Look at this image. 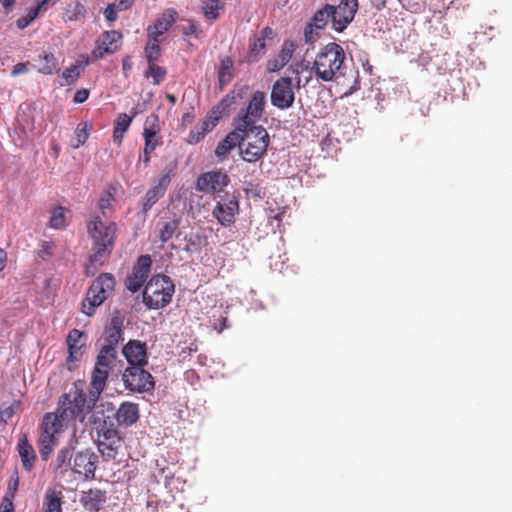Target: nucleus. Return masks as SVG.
<instances>
[{
    "mask_svg": "<svg viewBox=\"0 0 512 512\" xmlns=\"http://www.w3.org/2000/svg\"><path fill=\"white\" fill-rule=\"evenodd\" d=\"M91 422L96 431V444L99 453L108 461L115 459L121 447V437L116 428L113 409L96 408L91 415Z\"/></svg>",
    "mask_w": 512,
    "mask_h": 512,
    "instance_id": "f257e3e1",
    "label": "nucleus"
},
{
    "mask_svg": "<svg viewBox=\"0 0 512 512\" xmlns=\"http://www.w3.org/2000/svg\"><path fill=\"white\" fill-rule=\"evenodd\" d=\"M99 396L100 394H96V390L93 389L87 399L85 393L74 386L61 397L56 412L52 414L56 415L65 426H68L71 421L83 422L86 415L94 408Z\"/></svg>",
    "mask_w": 512,
    "mask_h": 512,
    "instance_id": "f03ea898",
    "label": "nucleus"
},
{
    "mask_svg": "<svg viewBox=\"0 0 512 512\" xmlns=\"http://www.w3.org/2000/svg\"><path fill=\"white\" fill-rule=\"evenodd\" d=\"M346 53L343 47L330 42L317 52L312 70L317 79L323 82H332L345 75Z\"/></svg>",
    "mask_w": 512,
    "mask_h": 512,
    "instance_id": "7ed1b4c3",
    "label": "nucleus"
},
{
    "mask_svg": "<svg viewBox=\"0 0 512 512\" xmlns=\"http://www.w3.org/2000/svg\"><path fill=\"white\" fill-rule=\"evenodd\" d=\"M87 231L92 238V251L94 252V261L101 257L111 255L115 243L116 224L100 215H90L87 223Z\"/></svg>",
    "mask_w": 512,
    "mask_h": 512,
    "instance_id": "20e7f679",
    "label": "nucleus"
},
{
    "mask_svg": "<svg viewBox=\"0 0 512 512\" xmlns=\"http://www.w3.org/2000/svg\"><path fill=\"white\" fill-rule=\"evenodd\" d=\"M238 131L243 138L239 144L242 159L249 163L260 160L266 154L270 142L266 129L262 126H252Z\"/></svg>",
    "mask_w": 512,
    "mask_h": 512,
    "instance_id": "39448f33",
    "label": "nucleus"
},
{
    "mask_svg": "<svg viewBox=\"0 0 512 512\" xmlns=\"http://www.w3.org/2000/svg\"><path fill=\"white\" fill-rule=\"evenodd\" d=\"M175 286L170 277L154 275L145 286L143 301L151 309L165 307L171 302Z\"/></svg>",
    "mask_w": 512,
    "mask_h": 512,
    "instance_id": "423d86ee",
    "label": "nucleus"
},
{
    "mask_svg": "<svg viewBox=\"0 0 512 512\" xmlns=\"http://www.w3.org/2000/svg\"><path fill=\"white\" fill-rule=\"evenodd\" d=\"M66 427L56 415L46 413L39 427L37 441L42 460L47 461L58 444L57 434Z\"/></svg>",
    "mask_w": 512,
    "mask_h": 512,
    "instance_id": "0eeeda50",
    "label": "nucleus"
},
{
    "mask_svg": "<svg viewBox=\"0 0 512 512\" xmlns=\"http://www.w3.org/2000/svg\"><path fill=\"white\" fill-rule=\"evenodd\" d=\"M115 279L110 273H102L93 281L89 287L86 297L82 302V312L87 316H91L95 312V308L100 306L114 290Z\"/></svg>",
    "mask_w": 512,
    "mask_h": 512,
    "instance_id": "6e6552de",
    "label": "nucleus"
},
{
    "mask_svg": "<svg viewBox=\"0 0 512 512\" xmlns=\"http://www.w3.org/2000/svg\"><path fill=\"white\" fill-rule=\"evenodd\" d=\"M115 279L110 273H102L93 281L89 287L86 297L82 302V312L87 316H91L95 312V308L100 306L114 290Z\"/></svg>",
    "mask_w": 512,
    "mask_h": 512,
    "instance_id": "1a4fd4ad",
    "label": "nucleus"
},
{
    "mask_svg": "<svg viewBox=\"0 0 512 512\" xmlns=\"http://www.w3.org/2000/svg\"><path fill=\"white\" fill-rule=\"evenodd\" d=\"M116 356V349H109L103 346L100 349L91 376V386L92 389L96 390V394H101L105 389L106 381L113 368Z\"/></svg>",
    "mask_w": 512,
    "mask_h": 512,
    "instance_id": "9d476101",
    "label": "nucleus"
},
{
    "mask_svg": "<svg viewBox=\"0 0 512 512\" xmlns=\"http://www.w3.org/2000/svg\"><path fill=\"white\" fill-rule=\"evenodd\" d=\"M143 367L136 365L125 369L122 380L126 389L137 393L149 392L154 389L153 376Z\"/></svg>",
    "mask_w": 512,
    "mask_h": 512,
    "instance_id": "9b49d317",
    "label": "nucleus"
},
{
    "mask_svg": "<svg viewBox=\"0 0 512 512\" xmlns=\"http://www.w3.org/2000/svg\"><path fill=\"white\" fill-rule=\"evenodd\" d=\"M265 93L256 91L248 103L243 114L236 118L237 130H245L249 127L256 126V122L262 117L265 105Z\"/></svg>",
    "mask_w": 512,
    "mask_h": 512,
    "instance_id": "f8f14e48",
    "label": "nucleus"
},
{
    "mask_svg": "<svg viewBox=\"0 0 512 512\" xmlns=\"http://www.w3.org/2000/svg\"><path fill=\"white\" fill-rule=\"evenodd\" d=\"M172 171V167H166L161 175L151 182V187L146 192L142 202V212L145 215L165 195L171 182Z\"/></svg>",
    "mask_w": 512,
    "mask_h": 512,
    "instance_id": "ddd939ff",
    "label": "nucleus"
},
{
    "mask_svg": "<svg viewBox=\"0 0 512 512\" xmlns=\"http://www.w3.org/2000/svg\"><path fill=\"white\" fill-rule=\"evenodd\" d=\"M270 100L273 106L281 110L293 106L295 92L290 77H281L275 81L271 89Z\"/></svg>",
    "mask_w": 512,
    "mask_h": 512,
    "instance_id": "4468645a",
    "label": "nucleus"
},
{
    "mask_svg": "<svg viewBox=\"0 0 512 512\" xmlns=\"http://www.w3.org/2000/svg\"><path fill=\"white\" fill-rule=\"evenodd\" d=\"M97 463V454L91 449H84L75 454L71 470L73 473L83 477L84 480L90 481L95 478Z\"/></svg>",
    "mask_w": 512,
    "mask_h": 512,
    "instance_id": "2eb2a0df",
    "label": "nucleus"
},
{
    "mask_svg": "<svg viewBox=\"0 0 512 512\" xmlns=\"http://www.w3.org/2000/svg\"><path fill=\"white\" fill-rule=\"evenodd\" d=\"M358 10V0H341L337 6L332 5V27L342 32L353 21Z\"/></svg>",
    "mask_w": 512,
    "mask_h": 512,
    "instance_id": "dca6fc26",
    "label": "nucleus"
},
{
    "mask_svg": "<svg viewBox=\"0 0 512 512\" xmlns=\"http://www.w3.org/2000/svg\"><path fill=\"white\" fill-rule=\"evenodd\" d=\"M230 179L221 170L208 171L201 174L196 183V189L204 193L219 194L229 184Z\"/></svg>",
    "mask_w": 512,
    "mask_h": 512,
    "instance_id": "f3484780",
    "label": "nucleus"
},
{
    "mask_svg": "<svg viewBox=\"0 0 512 512\" xmlns=\"http://www.w3.org/2000/svg\"><path fill=\"white\" fill-rule=\"evenodd\" d=\"M238 210L239 204L235 196H223L216 202L212 215L219 224L227 227L235 222Z\"/></svg>",
    "mask_w": 512,
    "mask_h": 512,
    "instance_id": "a211bd4d",
    "label": "nucleus"
},
{
    "mask_svg": "<svg viewBox=\"0 0 512 512\" xmlns=\"http://www.w3.org/2000/svg\"><path fill=\"white\" fill-rule=\"evenodd\" d=\"M151 265L152 259L150 255H142L138 258L132 273L126 280V287L129 291L135 293L143 286L148 278Z\"/></svg>",
    "mask_w": 512,
    "mask_h": 512,
    "instance_id": "6ab92c4d",
    "label": "nucleus"
},
{
    "mask_svg": "<svg viewBox=\"0 0 512 512\" xmlns=\"http://www.w3.org/2000/svg\"><path fill=\"white\" fill-rule=\"evenodd\" d=\"M130 366H144L147 364L146 345L137 340H130L122 350Z\"/></svg>",
    "mask_w": 512,
    "mask_h": 512,
    "instance_id": "aec40b11",
    "label": "nucleus"
},
{
    "mask_svg": "<svg viewBox=\"0 0 512 512\" xmlns=\"http://www.w3.org/2000/svg\"><path fill=\"white\" fill-rule=\"evenodd\" d=\"M123 318L115 315L111 318L109 326L105 329L103 347L116 349L118 343L122 340Z\"/></svg>",
    "mask_w": 512,
    "mask_h": 512,
    "instance_id": "412c9836",
    "label": "nucleus"
},
{
    "mask_svg": "<svg viewBox=\"0 0 512 512\" xmlns=\"http://www.w3.org/2000/svg\"><path fill=\"white\" fill-rule=\"evenodd\" d=\"M118 425L131 426L139 419V408L138 405L132 402H123L116 413H114V419Z\"/></svg>",
    "mask_w": 512,
    "mask_h": 512,
    "instance_id": "4be33fe9",
    "label": "nucleus"
},
{
    "mask_svg": "<svg viewBox=\"0 0 512 512\" xmlns=\"http://www.w3.org/2000/svg\"><path fill=\"white\" fill-rule=\"evenodd\" d=\"M177 12L173 9L166 10L153 25H150L147 29L148 36H156V38H161V36L169 30V28L176 21Z\"/></svg>",
    "mask_w": 512,
    "mask_h": 512,
    "instance_id": "5701e85b",
    "label": "nucleus"
},
{
    "mask_svg": "<svg viewBox=\"0 0 512 512\" xmlns=\"http://www.w3.org/2000/svg\"><path fill=\"white\" fill-rule=\"evenodd\" d=\"M17 451L21 458L22 465L25 470L31 471L34 467L36 460V452L33 446L29 443L28 437L25 433L19 436L17 443Z\"/></svg>",
    "mask_w": 512,
    "mask_h": 512,
    "instance_id": "b1692460",
    "label": "nucleus"
},
{
    "mask_svg": "<svg viewBox=\"0 0 512 512\" xmlns=\"http://www.w3.org/2000/svg\"><path fill=\"white\" fill-rule=\"evenodd\" d=\"M80 502L88 511H99L106 502V492L100 489H89L88 491H83L80 497Z\"/></svg>",
    "mask_w": 512,
    "mask_h": 512,
    "instance_id": "393cba45",
    "label": "nucleus"
},
{
    "mask_svg": "<svg viewBox=\"0 0 512 512\" xmlns=\"http://www.w3.org/2000/svg\"><path fill=\"white\" fill-rule=\"evenodd\" d=\"M121 40V34L117 31L105 32L102 36L101 43L96 50L93 51L95 58H101L105 54H112L118 48V43Z\"/></svg>",
    "mask_w": 512,
    "mask_h": 512,
    "instance_id": "a878e982",
    "label": "nucleus"
},
{
    "mask_svg": "<svg viewBox=\"0 0 512 512\" xmlns=\"http://www.w3.org/2000/svg\"><path fill=\"white\" fill-rule=\"evenodd\" d=\"M242 140L243 138L240 137V133L236 126L235 130L228 133L225 138L218 143L215 149L216 157L220 160L226 159L231 150H233L236 146L239 147V144Z\"/></svg>",
    "mask_w": 512,
    "mask_h": 512,
    "instance_id": "bb28decb",
    "label": "nucleus"
},
{
    "mask_svg": "<svg viewBox=\"0 0 512 512\" xmlns=\"http://www.w3.org/2000/svg\"><path fill=\"white\" fill-rule=\"evenodd\" d=\"M295 48L296 46L293 42H284L277 57L268 62V70L270 72H277L281 70L292 59Z\"/></svg>",
    "mask_w": 512,
    "mask_h": 512,
    "instance_id": "cd10ccee",
    "label": "nucleus"
},
{
    "mask_svg": "<svg viewBox=\"0 0 512 512\" xmlns=\"http://www.w3.org/2000/svg\"><path fill=\"white\" fill-rule=\"evenodd\" d=\"M62 492L47 489L43 500V512H62Z\"/></svg>",
    "mask_w": 512,
    "mask_h": 512,
    "instance_id": "c85d7f7f",
    "label": "nucleus"
},
{
    "mask_svg": "<svg viewBox=\"0 0 512 512\" xmlns=\"http://www.w3.org/2000/svg\"><path fill=\"white\" fill-rule=\"evenodd\" d=\"M145 146L143 150V156L140 157V160L145 164L150 162V154L156 149L159 142L156 139V132L152 128H144L143 132Z\"/></svg>",
    "mask_w": 512,
    "mask_h": 512,
    "instance_id": "c756f323",
    "label": "nucleus"
},
{
    "mask_svg": "<svg viewBox=\"0 0 512 512\" xmlns=\"http://www.w3.org/2000/svg\"><path fill=\"white\" fill-rule=\"evenodd\" d=\"M38 62V71L42 74L49 75L57 71L58 61L52 53L45 52L43 55H39Z\"/></svg>",
    "mask_w": 512,
    "mask_h": 512,
    "instance_id": "7c9ffc66",
    "label": "nucleus"
},
{
    "mask_svg": "<svg viewBox=\"0 0 512 512\" xmlns=\"http://www.w3.org/2000/svg\"><path fill=\"white\" fill-rule=\"evenodd\" d=\"M162 41L161 38H156V36H148V41L145 47V57L147 59V63H156L160 56V46L159 43Z\"/></svg>",
    "mask_w": 512,
    "mask_h": 512,
    "instance_id": "2f4dec72",
    "label": "nucleus"
},
{
    "mask_svg": "<svg viewBox=\"0 0 512 512\" xmlns=\"http://www.w3.org/2000/svg\"><path fill=\"white\" fill-rule=\"evenodd\" d=\"M330 19L332 20V5L326 4L314 14L310 24L316 29H323Z\"/></svg>",
    "mask_w": 512,
    "mask_h": 512,
    "instance_id": "473e14b6",
    "label": "nucleus"
},
{
    "mask_svg": "<svg viewBox=\"0 0 512 512\" xmlns=\"http://www.w3.org/2000/svg\"><path fill=\"white\" fill-rule=\"evenodd\" d=\"M132 122V117L127 115L126 113L119 114L114 127V141L121 142L124 133L129 128L130 124Z\"/></svg>",
    "mask_w": 512,
    "mask_h": 512,
    "instance_id": "72a5a7b5",
    "label": "nucleus"
},
{
    "mask_svg": "<svg viewBox=\"0 0 512 512\" xmlns=\"http://www.w3.org/2000/svg\"><path fill=\"white\" fill-rule=\"evenodd\" d=\"M87 64H73L70 67L66 68L61 75V86L71 85L74 83L80 76L81 70Z\"/></svg>",
    "mask_w": 512,
    "mask_h": 512,
    "instance_id": "f704fd0d",
    "label": "nucleus"
},
{
    "mask_svg": "<svg viewBox=\"0 0 512 512\" xmlns=\"http://www.w3.org/2000/svg\"><path fill=\"white\" fill-rule=\"evenodd\" d=\"M202 10L208 20H216L223 12L224 4L220 0H207Z\"/></svg>",
    "mask_w": 512,
    "mask_h": 512,
    "instance_id": "c9c22d12",
    "label": "nucleus"
},
{
    "mask_svg": "<svg viewBox=\"0 0 512 512\" xmlns=\"http://www.w3.org/2000/svg\"><path fill=\"white\" fill-rule=\"evenodd\" d=\"M184 240L186 242L183 247L185 252L194 254L201 251L204 238L199 233H189L185 235Z\"/></svg>",
    "mask_w": 512,
    "mask_h": 512,
    "instance_id": "e433bc0d",
    "label": "nucleus"
},
{
    "mask_svg": "<svg viewBox=\"0 0 512 512\" xmlns=\"http://www.w3.org/2000/svg\"><path fill=\"white\" fill-rule=\"evenodd\" d=\"M73 448L74 447L72 446V444H70L69 446L62 447L57 452V456H56V459L54 462L56 470H62L63 468L65 471L67 470L68 465L71 464V460H72L71 450Z\"/></svg>",
    "mask_w": 512,
    "mask_h": 512,
    "instance_id": "4c0bfd02",
    "label": "nucleus"
},
{
    "mask_svg": "<svg viewBox=\"0 0 512 512\" xmlns=\"http://www.w3.org/2000/svg\"><path fill=\"white\" fill-rule=\"evenodd\" d=\"M179 225L180 219H172L165 222L162 228L159 230V239L163 243L168 242L178 231Z\"/></svg>",
    "mask_w": 512,
    "mask_h": 512,
    "instance_id": "58836bf2",
    "label": "nucleus"
},
{
    "mask_svg": "<svg viewBox=\"0 0 512 512\" xmlns=\"http://www.w3.org/2000/svg\"><path fill=\"white\" fill-rule=\"evenodd\" d=\"M85 14V7L77 1L67 5L64 13L65 21H77Z\"/></svg>",
    "mask_w": 512,
    "mask_h": 512,
    "instance_id": "ea45409f",
    "label": "nucleus"
},
{
    "mask_svg": "<svg viewBox=\"0 0 512 512\" xmlns=\"http://www.w3.org/2000/svg\"><path fill=\"white\" fill-rule=\"evenodd\" d=\"M68 350H78L85 345L84 333L78 329H73L69 332L67 337Z\"/></svg>",
    "mask_w": 512,
    "mask_h": 512,
    "instance_id": "a19ab883",
    "label": "nucleus"
},
{
    "mask_svg": "<svg viewBox=\"0 0 512 512\" xmlns=\"http://www.w3.org/2000/svg\"><path fill=\"white\" fill-rule=\"evenodd\" d=\"M166 73L167 72L164 67L158 66L156 63H149L147 66V70L144 73V76L146 78L152 77L153 83L155 85H158L164 80Z\"/></svg>",
    "mask_w": 512,
    "mask_h": 512,
    "instance_id": "79ce46f5",
    "label": "nucleus"
},
{
    "mask_svg": "<svg viewBox=\"0 0 512 512\" xmlns=\"http://www.w3.org/2000/svg\"><path fill=\"white\" fill-rule=\"evenodd\" d=\"M89 137L88 124L86 122H80L75 130V137L71 142L73 148H79L84 145Z\"/></svg>",
    "mask_w": 512,
    "mask_h": 512,
    "instance_id": "37998d69",
    "label": "nucleus"
},
{
    "mask_svg": "<svg viewBox=\"0 0 512 512\" xmlns=\"http://www.w3.org/2000/svg\"><path fill=\"white\" fill-rule=\"evenodd\" d=\"M115 198L113 194L110 191H104L99 199L98 202V208L100 209L102 213V218L107 219L109 216V213L112 209V203L114 202Z\"/></svg>",
    "mask_w": 512,
    "mask_h": 512,
    "instance_id": "c03bdc74",
    "label": "nucleus"
},
{
    "mask_svg": "<svg viewBox=\"0 0 512 512\" xmlns=\"http://www.w3.org/2000/svg\"><path fill=\"white\" fill-rule=\"evenodd\" d=\"M233 67V61L229 57L222 59L221 66L218 72V78L220 83H226L231 80Z\"/></svg>",
    "mask_w": 512,
    "mask_h": 512,
    "instance_id": "a18cd8bd",
    "label": "nucleus"
},
{
    "mask_svg": "<svg viewBox=\"0 0 512 512\" xmlns=\"http://www.w3.org/2000/svg\"><path fill=\"white\" fill-rule=\"evenodd\" d=\"M66 217L62 207H57L53 210L50 218V227L60 229L65 226Z\"/></svg>",
    "mask_w": 512,
    "mask_h": 512,
    "instance_id": "49530a36",
    "label": "nucleus"
},
{
    "mask_svg": "<svg viewBox=\"0 0 512 512\" xmlns=\"http://www.w3.org/2000/svg\"><path fill=\"white\" fill-rule=\"evenodd\" d=\"M219 115L216 114L215 111H213L211 114L207 115L201 123L198 124V127L201 129L202 132L205 134L209 131H211L219 121Z\"/></svg>",
    "mask_w": 512,
    "mask_h": 512,
    "instance_id": "de8ad7c7",
    "label": "nucleus"
},
{
    "mask_svg": "<svg viewBox=\"0 0 512 512\" xmlns=\"http://www.w3.org/2000/svg\"><path fill=\"white\" fill-rule=\"evenodd\" d=\"M94 259V252L90 255L88 262L85 265V273L87 276H93L98 268L102 266L105 262L107 257H101L100 259L93 260Z\"/></svg>",
    "mask_w": 512,
    "mask_h": 512,
    "instance_id": "09e8293b",
    "label": "nucleus"
},
{
    "mask_svg": "<svg viewBox=\"0 0 512 512\" xmlns=\"http://www.w3.org/2000/svg\"><path fill=\"white\" fill-rule=\"evenodd\" d=\"M40 11V7H35L31 9L27 15L20 17L16 21V25L19 29H24L30 25V23L38 16Z\"/></svg>",
    "mask_w": 512,
    "mask_h": 512,
    "instance_id": "8fccbe9b",
    "label": "nucleus"
},
{
    "mask_svg": "<svg viewBox=\"0 0 512 512\" xmlns=\"http://www.w3.org/2000/svg\"><path fill=\"white\" fill-rule=\"evenodd\" d=\"M243 190L248 196L261 198L262 197V188L253 182H245Z\"/></svg>",
    "mask_w": 512,
    "mask_h": 512,
    "instance_id": "3c124183",
    "label": "nucleus"
},
{
    "mask_svg": "<svg viewBox=\"0 0 512 512\" xmlns=\"http://www.w3.org/2000/svg\"><path fill=\"white\" fill-rule=\"evenodd\" d=\"M206 134L201 131V129L196 125L188 135V143L189 144H197L200 142Z\"/></svg>",
    "mask_w": 512,
    "mask_h": 512,
    "instance_id": "603ef678",
    "label": "nucleus"
},
{
    "mask_svg": "<svg viewBox=\"0 0 512 512\" xmlns=\"http://www.w3.org/2000/svg\"><path fill=\"white\" fill-rule=\"evenodd\" d=\"M14 415V408L12 405H1L0 406V419L2 422L7 423Z\"/></svg>",
    "mask_w": 512,
    "mask_h": 512,
    "instance_id": "864d4df0",
    "label": "nucleus"
},
{
    "mask_svg": "<svg viewBox=\"0 0 512 512\" xmlns=\"http://www.w3.org/2000/svg\"><path fill=\"white\" fill-rule=\"evenodd\" d=\"M314 26L311 25V24H308L306 27H305V30H304V39H305V42L306 43H309V44H312L313 42H315L318 38V33L317 32H314L313 30Z\"/></svg>",
    "mask_w": 512,
    "mask_h": 512,
    "instance_id": "5fc2aeb1",
    "label": "nucleus"
},
{
    "mask_svg": "<svg viewBox=\"0 0 512 512\" xmlns=\"http://www.w3.org/2000/svg\"><path fill=\"white\" fill-rule=\"evenodd\" d=\"M89 94H90V92H89L88 89H85V88L80 89V90H78L75 93L74 98H73V102L75 104H81V103L85 102L88 99Z\"/></svg>",
    "mask_w": 512,
    "mask_h": 512,
    "instance_id": "6e6d98bb",
    "label": "nucleus"
},
{
    "mask_svg": "<svg viewBox=\"0 0 512 512\" xmlns=\"http://www.w3.org/2000/svg\"><path fill=\"white\" fill-rule=\"evenodd\" d=\"M117 5L110 4L107 6V8L104 11V15L106 19L110 22H113L117 19Z\"/></svg>",
    "mask_w": 512,
    "mask_h": 512,
    "instance_id": "4d7b16f0",
    "label": "nucleus"
},
{
    "mask_svg": "<svg viewBox=\"0 0 512 512\" xmlns=\"http://www.w3.org/2000/svg\"><path fill=\"white\" fill-rule=\"evenodd\" d=\"M0 512H14L12 497L5 496L0 505Z\"/></svg>",
    "mask_w": 512,
    "mask_h": 512,
    "instance_id": "13d9d810",
    "label": "nucleus"
},
{
    "mask_svg": "<svg viewBox=\"0 0 512 512\" xmlns=\"http://www.w3.org/2000/svg\"><path fill=\"white\" fill-rule=\"evenodd\" d=\"M201 32V30L199 29L198 25H196L195 23H188L187 26H184L183 27V33L185 35H195V36H198V34Z\"/></svg>",
    "mask_w": 512,
    "mask_h": 512,
    "instance_id": "bf43d9fd",
    "label": "nucleus"
},
{
    "mask_svg": "<svg viewBox=\"0 0 512 512\" xmlns=\"http://www.w3.org/2000/svg\"><path fill=\"white\" fill-rule=\"evenodd\" d=\"M27 71H28L27 64H25V63H17L13 67V69H12V75L16 76V75L24 74Z\"/></svg>",
    "mask_w": 512,
    "mask_h": 512,
    "instance_id": "052dcab7",
    "label": "nucleus"
},
{
    "mask_svg": "<svg viewBox=\"0 0 512 512\" xmlns=\"http://www.w3.org/2000/svg\"><path fill=\"white\" fill-rule=\"evenodd\" d=\"M133 2L134 0H118L117 8L119 10H126L133 4Z\"/></svg>",
    "mask_w": 512,
    "mask_h": 512,
    "instance_id": "680f3d73",
    "label": "nucleus"
},
{
    "mask_svg": "<svg viewBox=\"0 0 512 512\" xmlns=\"http://www.w3.org/2000/svg\"><path fill=\"white\" fill-rule=\"evenodd\" d=\"M68 351H69V355L67 358V362L79 360V358L82 354L81 351H78V350H68Z\"/></svg>",
    "mask_w": 512,
    "mask_h": 512,
    "instance_id": "e2e57ef3",
    "label": "nucleus"
},
{
    "mask_svg": "<svg viewBox=\"0 0 512 512\" xmlns=\"http://www.w3.org/2000/svg\"><path fill=\"white\" fill-rule=\"evenodd\" d=\"M265 47V42L263 39H257L255 42H254V45H253V48L252 50L253 51H260L262 49H264Z\"/></svg>",
    "mask_w": 512,
    "mask_h": 512,
    "instance_id": "0e129e2a",
    "label": "nucleus"
},
{
    "mask_svg": "<svg viewBox=\"0 0 512 512\" xmlns=\"http://www.w3.org/2000/svg\"><path fill=\"white\" fill-rule=\"evenodd\" d=\"M387 1L388 0H372V5L377 10H381V9H383L386 6Z\"/></svg>",
    "mask_w": 512,
    "mask_h": 512,
    "instance_id": "69168bd1",
    "label": "nucleus"
},
{
    "mask_svg": "<svg viewBox=\"0 0 512 512\" xmlns=\"http://www.w3.org/2000/svg\"><path fill=\"white\" fill-rule=\"evenodd\" d=\"M1 2H2V5H3L5 11L9 12L15 3V0H1Z\"/></svg>",
    "mask_w": 512,
    "mask_h": 512,
    "instance_id": "338daca9",
    "label": "nucleus"
},
{
    "mask_svg": "<svg viewBox=\"0 0 512 512\" xmlns=\"http://www.w3.org/2000/svg\"><path fill=\"white\" fill-rule=\"evenodd\" d=\"M6 261V253L3 250H0V271L5 267Z\"/></svg>",
    "mask_w": 512,
    "mask_h": 512,
    "instance_id": "774afa93",
    "label": "nucleus"
}]
</instances>
